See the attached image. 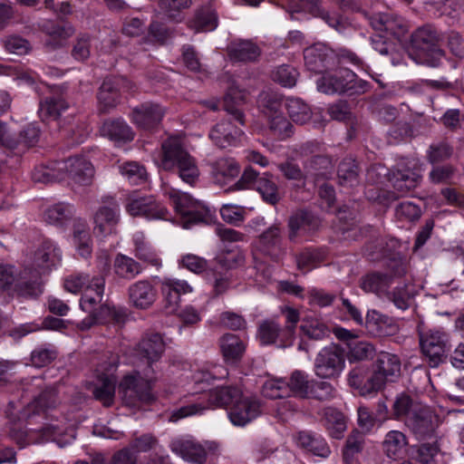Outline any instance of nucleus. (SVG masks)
Instances as JSON below:
<instances>
[{"mask_svg": "<svg viewBox=\"0 0 464 464\" xmlns=\"http://www.w3.org/2000/svg\"><path fill=\"white\" fill-rule=\"evenodd\" d=\"M164 350L165 343L159 334H146L137 344L134 355L141 370L124 376L119 387L126 404L135 406L138 401L150 403L155 400L151 392L152 383L157 380L154 366Z\"/></svg>", "mask_w": 464, "mask_h": 464, "instance_id": "obj_1", "label": "nucleus"}, {"mask_svg": "<svg viewBox=\"0 0 464 464\" xmlns=\"http://www.w3.org/2000/svg\"><path fill=\"white\" fill-rule=\"evenodd\" d=\"M241 396L242 391L237 386L216 387L197 397L194 401H189L188 404L170 411L169 420L176 422L189 416L202 414L212 407L232 406Z\"/></svg>", "mask_w": 464, "mask_h": 464, "instance_id": "obj_2", "label": "nucleus"}, {"mask_svg": "<svg viewBox=\"0 0 464 464\" xmlns=\"http://www.w3.org/2000/svg\"><path fill=\"white\" fill-rule=\"evenodd\" d=\"M161 166L165 170H173L186 183L193 186L198 179L199 169L196 160L185 148L179 137H169L161 144Z\"/></svg>", "mask_w": 464, "mask_h": 464, "instance_id": "obj_3", "label": "nucleus"}, {"mask_svg": "<svg viewBox=\"0 0 464 464\" xmlns=\"http://www.w3.org/2000/svg\"><path fill=\"white\" fill-rule=\"evenodd\" d=\"M281 313L285 317L283 327L275 318L264 320L259 324L257 337L262 344L286 347L292 343L296 325L300 321L299 312L295 308L284 306Z\"/></svg>", "mask_w": 464, "mask_h": 464, "instance_id": "obj_4", "label": "nucleus"}, {"mask_svg": "<svg viewBox=\"0 0 464 464\" xmlns=\"http://www.w3.org/2000/svg\"><path fill=\"white\" fill-rule=\"evenodd\" d=\"M441 36L430 24L423 25L411 34V43L416 53V61L430 67L440 65L445 53L440 47Z\"/></svg>", "mask_w": 464, "mask_h": 464, "instance_id": "obj_5", "label": "nucleus"}, {"mask_svg": "<svg viewBox=\"0 0 464 464\" xmlns=\"http://www.w3.org/2000/svg\"><path fill=\"white\" fill-rule=\"evenodd\" d=\"M371 87L369 82L358 79L356 74L347 68H339L317 80L318 90L327 94L343 92H349L350 95L362 94Z\"/></svg>", "mask_w": 464, "mask_h": 464, "instance_id": "obj_6", "label": "nucleus"}, {"mask_svg": "<svg viewBox=\"0 0 464 464\" xmlns=\"http://www.w3.org/2000/svg\"><path fill=\"white\" fill-rule=\"evenodd\" d=\"M169 196L175 211L180 216L185 228L210 221L209 209L202 207L188 193L172 189L169 192Z\"/></svg>", "mask_w": 464, "mask_h": 464, "instance_id": "obj_7", "label": "nucleus"}, {"mask_svg": "<svg viewBox=\"0 0 464 464\" xmlns=\"http://www.w3.org/2000/svg\"><path fill=\"white\" fill-rule=\"evenodd\" d=\"M417 160L409 158L399 159L392 169L383 176L388 177V180L392 188L401 194L417 188L421 180L420 168Z\"/></svg>", "mask_w": 464, "mask_h": 464, "instance_id": "obj_8", "label": "nucleus"}, {"mask_svg": "<svg viewBox=\"0 0 464 464\" xmlns=\"http://www.w3.org/2000/svg\"><path fill=\"white\" fill-rule=\"evenodd\" d=\"M324 150V147L317 141H307L300 147L301 155L307 157L304 163V171L314 181L327 178L334 168L332 158Z\"/></svg>", "mask_w": 464, "mask_h": 464, "instance_id": "obj_9", "label": "nucleus"}, {"mask_svg": "<svg viewBox=\"0 0 464 464\" xmlns=\"http://www.w3.org/2000/svg\"><path fill=\"white\" fill-rule=\"evenodd\" d=\"M420 345L430 367H438L442 363L450 350L449 334L440 330L420 333Z\"/></svg>", "mask_w": 464, "mask_h": 464, "instance_id": "obj_10", "label": "nucleus"}, {"mask_svg": "<svg viewBox=\"0 0 464 464\" xmlns=\"http://www.w3.org/2000/svg\"><path fill=\"white\" fill-rule=\"evenodd\" d=\"M344 367L343 350L335 344L324 347L314 360V372L323 379H337Z\"/></svg>", "mask_w": 464, "mask_h": 464, "instance_id": "obj_11", "label": "nucleus"}, {"mask_svg": "<svg viewBox=\"0 0 464 464\" xmlns=\"http://www.w3.org/2000/svg\"><path fill=\"white\" fill-rule=\"evenodd\" d=\"M29 268H25L19 275L13 266L0 265V290H6L14 285V288L22 295L37 296L42 293L40 282L31 281Z\"/></svg>", "mask_w": 464, "mask_h": 464, "instance_id": "obj_12", "label": "nucleus"}, {"mask_svg": "<svg viewBox=\"0 0 464 464\" xmlns=\"http://www.w3.org/2000/svg\"><path fill=\"white\" fill-rule=\"evenodd\" d=\"M404 422L417 439L424 440L434 435L438 417L429 407L416 404Z\"/></svg>", "mask_w": 464, "mask_h": 464, "instance_id": "obj_13", "label": "nucleus"}, {"mask_svg": "<svg viewBox=\"0 0 464 464\" xmlns=\"http://www.w3.org/2000/svg\"><path fill=\"white\" fill-rule=\"evenodd\" d=\"M171 450L182 459L198 464L206 461L208 457L211 459L217 456L218 459L222 455L219 444L214 441L208 442L207 448H204L193 440H179L171 443Z\"/></svg>", "mask_w": 464, "mask_h": 464, "instance_id": "obj_14", "label": "nucleus"}, {"mask_svg": "<svg viewBox=\"0 0 464 464\" xmlns=\"http://www.w3.org/2000/svg\"><path fill=\"white\" fill-rule=\"evenodd\" d=\"M127 212L133 217H143L147 219H169V212L166 207L156 200L154 196H130L126 204Z\"/></svg>", "mask_w": 464, "mask_h": 464, "instance_id": "obj_15", "label": "nucleus"}, {"mask_svg": "<svg viewBox=\"0 0 464 464\" xmlns=\"http://www.w3.org/2000/svg\"><path fill=\"white\" fill-rule=\"evenodd\" d=\"M288 238L297 242L300 237H308L317 232L321 227L320 218L306 209L295 211L288 218Z\"/></svg>", "mask_w": 464, "mask_h": 464, "instance_id": "obj_16", "label": "nucleus"}, {"mask_svg": "<svg viewBox=\"0 0 464 464\" xmlns=\"http://www.w3.org/2000/svg\"><path fill=\"white\" fill-rule=\"evenodd\" d=\"M61 169L62 179L68 177L74 191L85 192L87 158L82 153L68 158L66 160L58 161Z\"/></svg>", "mask_w": 464, "mask_h": 464, "instance_id": "obj_17", "label": "nucleus"}, {"mask_svg": "<svg viewBox=\"0 0 464 464\" xmlns=\"http://www.w3.org/2000/svg\"><path fill=\"white\" fill-rule=\"evenodd\" d=\"M401 360L392 353L381 352L372 364V372L382 390L387 382H394L401 375Z\"/></svg>", "mask_w": 464, "mask_h": 464, "instance_id": "obj_18", "label": "nucleus"}, {"mask_svg": "<svg viewBox=\"0 0 464 464\" xmlns=\"http://www.w3.org/2000/svg\"><path fill=\"white\" fill-rule=\"evenodd\" d=\"M406 274L403 265L397 266L393 275L388 273L372 272L365 275L361 279V288L366 293H372L383 297L393 283L394 277H401Z\"/></svg>", "mask_w": 464, "mask_h": 464, "instance_id": "obj_19", "label": "nucleus"}, {"mask_svg": "<svg viewBox=\"0 0 464 464\" xmlns=\"http://www.w3.org/2000/svg\"><path fill=\"white\" fill-rule=\"evenodd\" d=\"M369 23L373 30L396 38L403 36L408 26L404 19L398 14L389 13H377L369 17Z\"/></svg>", "mask_w": 464, "mask_h": 464, "instance_id": "obj_20", "label": "nucleus"}, {"mask_svg": "<svg viewBox=\"0 0 464 464\" xmlns=\"http://www.w3.org/2000/svg\"><path fill=\"white\" fill-rule=\"evenodd\" d=\"M372 370L366 364L353 367L347 376L350 387L356 390L360 395L366 396L381 391Z\"/></svg>", "mask_w": 464, "mask_h": 464, "instance_id": "obj_21", "label": "nucleus"}, {"mask_svg": "<svg viewBox=\"0 0 464 464\" xmlns=\"http://www.w3.org/2000/svg\"><path fill=\"white\" fill-rule=\"evenodd\" d=\"M60 250L52 242H44L37 248L34 256V265L38 268V270L33 271L30 269L32 272L29 274L31 281L39 282V276L42 274L49 272L52 267L55 266L60 262Z\"/></svg>", "mask_w": 464, "mask_h": 464, "instance_id": "obj_22", "label": "nucleus"}, {"mask_svg": "<svg viewBox=\"0 0 464 464\" xmlns=\"http://www.w3.org/2000/svg\"><path fill=\"white\" fill-rule=\"evenodd\" d=\"M165 110L158 103L146 102L132 109L130 119L143 130H153L160 123Z\"/></svg>", "mask_w": 464, "mask_h": 464, "instance_id": "obj_23", "label": "nucleus"}, {"mask_svg": "<svg viewBox=\"0 0 464 464\" xmlns=\"http://www.w3.org/2000/svg\"><path fill=\"white\" fill-rule=\"evenodd\" d=\"M334 58V50L321 43L314 44L304 51L305 67L315 73L323 72L328 66L333 65Z\"/></svg>", "mask_w": 464, "mask_h": 464, "instance_id": "obj_24", "label": "nucleus"}, {"mask_svg": "<svg viewBox=\"0 0 464 464\" xmlns=\"http://www.w3.org/2000/svg\"><path fill=\"white\" fill-rule=\"evenodd\" d=\"M111 267L110 254L108 250H100L94 260V269L98 272L97 276H93L89 283V292H93L94 295H89V304L101 301L103 298L105 289V277Z\"/></svg>", "mask_w": 464, "mask_h": 464, "instance_id": "obj_25", "label": "nucleus"}, {"mask_svg": "<svg viewBox=\"0 0 464 464\" xmlns=\"http://www.w3.org/2000/svg\"><path fill=\"white\" fill-rule=\"evenodd\" d=\"M260 402L253 398L243 395L237 401L228 411V418L236 426H245L261 413Z\"/></svg>", "mask_w": 464, "mask_h": 464, "instance_id": "obj_26", "label": "nucleus"}, {"mask_svg": "<svg viewBox=\"0 0 464 464\" xmlns=\"http://www.w3.org/2000/svg\"><path fill=\"white\" fill-rule=\"evenodd\" d=\"M243 131L230 121L223 120L215 124L208 134L209 139L221 149L237 146Z\"/></svg>", "mask_w": 464, "mask_h": 464, "instance_id": "obj_27", "label": "nucleus"}, {"mask_svg": "<svg viewBox=\"0 0 464 464\" xmlns=\"http://www.w3.org/2000/svg\"><path fill=\"white\" fill-rule=\"evenodd\" d=\"M130 304L137 309L150 308L157 298V291L148 280H140L128 287Z\"/></svg>", "mask_w": 464, "mask_h": 464, "instance_id": "obj_28", "label": "nucleus"}, {"mask_svg": "<svg viewBox=\"0 0 464 464\" xmlns=\"http://www.w3.org/2000/svg\"><path fill=\"white\" fill-rule=\"evenodd\" d=\"M227 53L234 63H254L261 55V49L250 40L236 39L227 44Z\"/></svg>", "mask_w": 464, "mask_h": 464, "instance_id": "obj_29", "label": "nucleus"}, {"mask_svg": "<svg viewBox=\"0 0 464 464\" xmlns=\"http://www.w3.org/2000/svg\"><path fill=\"white\" fill-rule=\"evenodd\" d=\"M322 0H290L295 12H308L315 17H320L330 26L341 32L344 29V24L336 14H331L321 7Z\"/></svg>", "mask_w": 464, "mask_h": 464, "instance_id": "obj_30", "label": "nucleus"}, {"mask_svg": "<svg viewBox=\"0 0 464 464\" xmlns=\"http://www.w3.org/2000/svg\"><path fill=\"white\" fill-rule=\"evenodd\" d=\"M102 136L116 143L125 144L133 140L135 133L122 119L105 121L100 128Z\"/></svg>", "mask_w": 464, "mask_h": 464, "instance_id": "obj_31", "label": "nucleus"}, {"mask_svg": "<svg viewBox=\"0 0 464 464\" xmlns=\"http://www.w3.org/2000/svg\"><path fill=\"white\" fill-rule=\"evenodd\" d=\"M102 299L93 304H89V327L96 324H105L111 322L117 324L124 321L125 314L122 312L116 311L107 304H101Z\"/></svg>", "mask_w": 464, "mask_h": 464, "instance_id": "obj_32", "label": "nucleus"}, {"mask_svg": "<svg viewBox=\"0 0 464 464\" xmlns=\"http://www.w3.org/2000/svg\"><path fill=\"white\" fill-rule=\"evenodd\" d=\"M297 445L314 456L326 459L331 454L330 447L325 440L316 433L308 430L299 431L296 435Z\"/></svg>", "mask_w": 464, "mask_h": 464, "instance_id": "obj_33", "label": "nucleus"}, {"mask_svg": "<svg viewBox=\"0 0 464 464\" xmlns=\"http://www.w3.org/2000/svg\"><path fill=\"white\" fill-rule=\"evenodd\" d=\"M93 222V235L100 240H102L113 232L118 222L116 208H100L94 215Z\"/></svg>", "mask_w": 464, "mask_h": 464, "instance_id": "obj_34", "label": "nucleus"}, {"mask_svg": "<svg viewBox=\"0 0 464 464\" xmlns=\"http://www.w3.org/2000/svg\"><path fill=\"white\" fill-rule=\"evenodd\" d=\"M331 119L339 121H351L348 130V136L350 139L356 137L361 131L365 130V126L357 121H352L351 108L346 101H338L329 105L327 110Z\"/></svg>", "mask_w": 464, "mask_h": 464, "instance_id": "obj_35", "label": "nucleus"}, {"mask_svg": "<svg viewBox=\"0 0 464 464\" xmlns=\"http://www.w3.org/2000/svg\"><path fill=\"white\" fill-rule=\"evenodd\" d=\"M408 440L400 430H390L382 441L384 454L392 459H402L407 452Z\"/></svg>", "mask_w": 464, "mask_h": 464, "instance_id": "obj_36", "label": "nucleus"}, {"mask_svg": "<svg viewBox=\"0 0 464 464\" xmlns=\"http://www.w3.org/2000/svg\"><path fill=\"white\" fill-rule=\"evenodd\" d=\"M246 92L237 86H230L224 97V109L241 125L245 124V115L241 106L246 103Z\"/></svg>", "mask_w": 464, "mask_h": 464, "instance_id": "obj_37", "label": "nucleus"}, {"mask_svg": "<svg viewBox=\"0 0 464 464\" xmlns=\"http://www.w3.org/2000/svg\"><path fill=\"white\" fill-rule=\"evenodd\" d=\"M255 189L260 194L262 199L271 206H276L283 198L279 186L275 181L273 175L268 172L263 173L261 179L256 180Z\"/></svg>", "mask_w": 464, "mask_h": 464, "instance_id": "obj_38", "label": "nucleus"}, {"mask_svg": "<svg viewBox=\"0 0 464 464\" xmlns=\"http://www.w3.org/2000/svg\"><path fill=\"white\" fill-rule=\"evenodd\" d=\"M113 271L119 278L130 281L142 273L143 267L134 258L119 253L114 258Z\"/></svg>", "mask_w": 464, "mask_h": 464, "instance_id": "obj_39", "label": "nucleus"}, {"mask_svg": "<svg viewBox=\"0 0 464 464\" xmlns=\"http://www.w3.org/2000/svg\"><path fill=\"white\" fill-rule=\"evenodd\" d=\"M133 241L134 256L137 259L155 267L161 266V259L156 250L145 240L142 233L135 235Z\"/></svg>", "mask_w": 464, "mask_h": 464, "instance_id": "obj_40", "label": "nucleus"}, {"mask_svg": "<svg viewBox=\"0 0 464 464\" xmlns=\"http://www.w3.org/2000/svg\"><path fill=\"white\" fill-rule=\"evenodd\" d=\"M313 382L314 379H310L306 372L300 370L294 371L287 380L289 395L293 394L301 399H309Z\"/></svg>", "mask_w": 464, "mask_h": 464, "instance_id": "obj_41", "label": "nucleus"}, {"mask_svg": "<svg viewBox=\"0 0 464 464\" xmlns=\"http://www.w3.org/2000/svg\"><path fill=\"white\" fill-rule=\"evenodd\" d=\"M324 425L329 435L334 439H341L346 430V421L343 414L334 408L324 410Z\"/></svg>", "mask_w": 464, "mask_h": 464, "instance_id": "obj_42", "label": "nucleus"}, {"mask_svg": "<svg viewBox=\"0 0 464 464\" xmlns=\"http://www.w3.org/2000/svg\"><path fill=\"white\" fill-rule=\"evenodd\" d=\"M98 100L102 112H107L117 105L120 100V93L119 88L115 85V81H112L111 78L103 81L100 87Z\"/></svg>", "mask_w": 464, "mask_h": 464, "instance_id": "obj_43", "label": "nucleus"}, {"mask_svg": "<svg viewBox=\"0 0 464 464\" xmlns=\"http://www.w3.org/2000/svg\"><path fill=\"white\" fill-rule=\"evenodd\" d=\"M219 343L226 361L235 362L242 357L245 345L237 335L227 334L220 338Z\"/></svg>", "mask_w": 464, "mask_h": 464, "instance_id": "obj_44", "label": "nucleus"}, {"mask_svg": "<svg viewBox=\"0 0 464 464\" xmlns=\"http://www.w3.org/2000/svg\"><path fill=\"white\" fill-rule=\"evenodd\" d=\"M339 184L343 187H354L359 183V168L352 158L343 159L337 170Z\"/></svg>", "mask_w": 464, "mask_h": 464, "instance_id": "obj_45", "label": "nucleus"}, {"mask_svg": "<svg viewBox=\"0 0 464 464\" xmlns=\"http://www.w3.org/2000/svg\"><path fill=\"white\" fill-rule=\"evenodd\" d=\"M289 117L298 124H304L310 121L312 111L307 103L299 98L290 97L285 102Z\"/></svg>", "mask_w": 464, "mask_h": 464, "instance_id": "obj_46", "label": "nucleus"}, {"mask_svg": "<svg viewBox=\"0 0 464 464\" xmlns=\"http://www.w3.org/2000/svg\"><path fill=\"white\" fill-rule=\"evenodd\" d=\"M68 103L62 98L49 97L40 103L39 113L44 121H57Z\"/></svg>", "mask_w": 464, "mask_h": 464, "instance_id": "obj_47", "label": "nucleus"}, {"mask_svg": "<svg viewBox=\"0 0 464 464\" xmlns=\"http://www.w3.org/2000/svg\"><path fill=\"white\" fill-rule=\"evenodd\" d=\"M300 330L304 335L313 340H322L330 333L328 326L321 319L314 316L303 318Z\"/></svg>", "mask_w": 464, "mask_h": 464, "instance_id": "obj_48", "label": "nucleus"}, {"mask_svg": "<svg viewBox=\"0 0 464 464\" xmlns=\"http://www.w3.org/2000/svg\"><path fill=\"white\" fill-rule=\"evenodd\" d=\"M261 250L270 255L281 246L282 236L279 224H274L265 230L258 237Z\"/></svg>", "mask_w": 464, "mask_h": 464, "instance_id": "obj_49", "label": "nucleus"}, {"mask_svg": "<svg viewBox=\"0 0 464 464\" xmlns=\"http://www.w3.org/2000/svg\"><path fill=\"white\" fill-rule=\"evenodd\" d=\"M283 106V99L277 94L266 92L260 93L258 107L266 119L282 113Z\"/></svg>", "mask_w": 464, "mask_h": 464, "instance_id": "obj_50", "label": "nucleus"}, {"mask_svg": "<svg viewBox=\"0 0 464 464\" xmlns=\"http://www.w3.org/2000/svg\"><path fill=\"white\" fill-rule=\"evenodd\" d=\"M218 25L217 14L208 7L198 10L189 22V27L197 32L213 31Z\"/></svg>", "mask_w": 464, "mask_h": 464, "instance_id": "obj_51", "label": "nucleus"}, {"mask_svg": "<svg viewBox=\"0 0 464 464\" xmlns=\"http://www.w3.org/2000/svg\"><path fill=\"white\" fill-rule=\"evenodd\" d=\"M347 344L349 347L347 358L351 363L370 360L375 355V348L369 342L355 340Z\"/></svg>", "mask_w": 464, "mask_h": 464, "instance_id": "obj_52", "label": "nucleus"}, {"mask_svg": "<svg viewBox=\"0 0 464 464\" xmlns=\"http://www.w3.org/2000/svg\"><path fill=\"white\" fill-rule=\"evenodd\" d=\"M453 151V147L447 140H439L430 145L426 159L432 165L438 164L450 159Z\"/></svg>", "mask_w": 464, "mask_h": 464, "instance_id": "obj_53", "label": "nucleus"}, {"mask_svg": "<svg viewBox=\"0 0 464 464\" xmlns=\"http://www.w3.org/2000/svg\"><path fill=\"white\" fill-rule=\"evenodd\" d=\"M120 172L135 185L142 184L148 179L146 168L138 161H126L119 166Z\"/></svg>", "mask_w": 464, "mask_h": 464, "instance_id": "obj_54", "label": "nucleus"}, {"mask_svg": "<svg viewBox=\"0 0 464 464\" xmlns=\"http://www.w3.org/2000/svg\"><path fill=\"white\" fill-rule=\"evenodd\" d=\"M75 209L73 206L66 203H58L49 208L45 212V219L53 225H63L73 218Z\"/></svg>", "mask_w": 464, "mask_h": 464, "instance_id": "obj_55", "label": "nucleus"}, {"mask_svg": "<svg viewBox=\"0 0 464 464\" xmlns=\"http://www.w3.org/2000/svg\"><path fill=\"white\" fill-rule=\"evenodd\" d=\"M116 382L114 379L105 377L97 385L92 393L96 401L102 403L104 407H111L113 404L115 397Z\"/></svg>", "mask_w": 464, "mask_h": 464, "instance_id": "obj_56", "label": "nucleus"}, {"mask_svg": "<svg viewBox=\"0 0 464 464\" xmlns=\"http://www.w3.org/2000/svg\"><path fill=\"white\" fill-rule=\"evenodd\" d=\"M59 162H53L49 166H38L33 173L32 179L34 182L50 184L63 180Z\"/></svg>", "mask_w": 464, "mask_h": 464, "instance_id": "obj_57", "label": "nucleus"}, {"mask_svg": "<svg viewBox=\"0 0 464 464\" xmlns=\"http://www.w3.org/2000/svg\"><path fill=\"white\" fill-rule=\"evenodd\" d=\"M191 0H160V10L170 19L180 22L183 19L182 11L190 7Z\"/></svg>", "mask_w": 464, "mask_h": 464, "instance_id": "obj_58", "label": "nucleus"}, {"mask_svg": "<svg viewBox=\"0 0 464 464\" xmlns=\"http://www.w3.org/2000/svg\"><path fill=\"white\" fill-rule=\"evenodd\" d=\"M71 239L80 256H85L87 253V225L83 219H74Z\"/></svg>", "mask_w": 464, "mask_h": 464, "instance_id": "obj_59", "label": "nucleus"}, {"mask_svg": "<svg viewBox=\"0 0 464 464\" xmlns=\"http://www.w3.org/2000/svg\"><path fill=\"white\" fill-rule=\"evenodd\" d=\"M363 436L359 431H353L346 439L345 445L343 450V458L345 463L351 464L355 455L360 453L363 449Z\"/></svg>", "mask_w": 464, "mask_h": 464, "instance_id": "obj_60", "label": "nucleus"}, {"mask_svg": "<svg viewBox=\"0 0 464 464\" xmlns=\"http://www.w3.org/2000/svg\"><path fill=\"white\" fill-rule=\"evenodd\" d=\"M299 72L288 64L276 67L271 73L272 79L284 87L291 88L296 84Z\"/></svg>", "mask_w": 464, "mask_h": 464, "instance_id": "obj_61", "label": "nucleus"}, {"mask_svg": "<svg viewBox=\"0 0 464 464\" xmlns=\"http://www.w3.org/2000/svg\"><path fill=\"white\" fill-rule=\"evenodd\" d=\"M262 393L269 399H279L289 396L287 381L282 378L269 379L265 382L262 387Z\"/></svg>", "mask_w": 464, "mask_h": 464, "instance_id": "obj_62", "label": "nucleus"}, {"mask_svg": "<svg viewBox=\"0 0 464 464\" xmlns=\"http://www.w3.org/2000/svg\"><path fill=\"white\" fill-rule=\"evenodd\" d=\"M59 402L55 388H47L34 399L30 406L34 409V412L40 413L41 411L55 408Z\"/></svg>", "mask_w": 464, "mask_h": 464, "instance_id": "obj_63", "label": "nucleus"}, {"mask_svg": "<svg viewBox=\"0 0 464 464\" xmlns=\"http://www.w3.org/2000/svg\"><path fill=\"white\" fill-rule=\"evenodd\" d=\"M440 449L436 442L418 446L412 459L415 464H437L436 456Z\"/></svg>", "mask_w": 464, "mask_h": 464, "instance_id": "obj_64", "label": "nucleus"}]
</instances>
